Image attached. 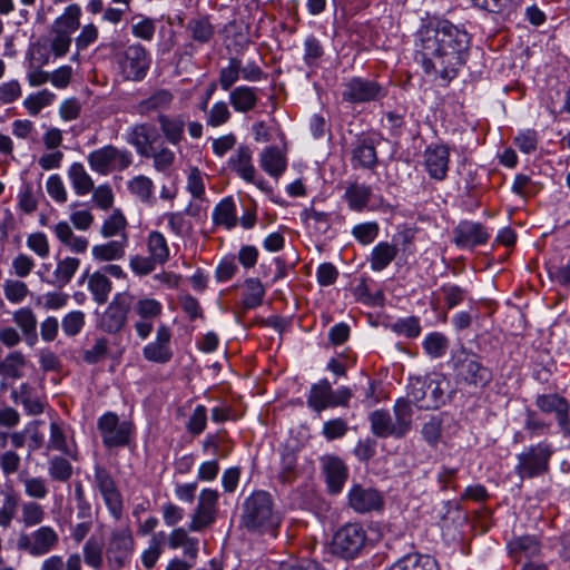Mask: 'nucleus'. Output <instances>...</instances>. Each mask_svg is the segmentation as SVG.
Returning a JSON list of instances; mask_svg holds the SVG:
<instances>
[{
  "instance_id": "1",
  "label": "nucleus",
  "mask_w": 570,
  "mask_h": 570,
  "mask_svg": "<svg viewBox=\"0 0 570 570\" xmlns=\"http://www.w3.org/2000/svg\"><path fill=\"white\" fill-rule=\"evenodd\" d=\"M422 66L428 75L451 80L468 57L470 37L449 21L426 26L419 32Z\"/></svg>"
},
{
  "instance_id": "2",
  "label": "nucleus",
  "mask_w": 570,
  "mask_h": 570,
  "mask_svg": "<svg viewBox=\"0 0 570 570\" xmlns=\"http://www.w3.org/2000/svg\"><path fill=\"white\" fill-rule=\"evenodd\" d=\"M281 515L274 508L272 495L266 491H256L245 499L242 512V525L252 533L276 535Z\"/></svg>"
},
{
  "instance_id": "3",
  "label": "nucleus",
  "mask_w": 570,
  "mask_h": 570,
  "mask_svg": "<svg viewBox=\"0 0 570 570\" xmlns=\"http://www.w3.org/2000/svg\"><path fill=\"white\" fill-rule=\"evenodd\" d=\"M448 381L441 374L412 376L407 384V396L419 409H438L445 403Z\"/></svg>"
},
{
  "instance_id": "4",
  "label": "nucleus",
  "mask_w": 570,
  "mask_h": 570,
  "mask_svg": "<svg viewBox=\"0 0 570 570\" xmlns=\"http://www.w3.org/2000/svg\"><path fill=\"white\" fill-rule=\"evenodd\" d=\"M119 73L125 80H142L150 67L151 59L144 46L131 43L115 55Z\"/></svg>"
},
{
  "instance_id": "5",
  "label": "nucleus",
  "mask_w": 570,
  "mask_h": 570,
  "mask_svg": "<svg viewBox=\"0 0 570 570\" xmlns=\"http://www.w3.org/2000/svg\"><path fill=\"white\" fill-rule=\"evenodd\" d=\"M456 379L474 387H484L492 380V372L484 366L474 353L460 351L453 357Z\"/></svg>"
},
{
  "instance_id": "6",
  "label": "nucleus",
  "mask_w": 570,
  "mask_h": 570,
  "mask_svg": "<svg viewBox=\"0 0 570 570\" xmlns=\"http://www.w3.org/2000/svg\"><path fill=\"white\" fill-rule=\"evenodd\" d=\"M58 542V532L49 525H41L30 533L21 532L17 538V549L31 557H42L51 552Z\"/></svg>"
},
{
  "instance_id": "7",
  "label": "nucleus",
  "mask_w": 570,
  "mask_h": 570,
  "mask_svg": "<svg viewBox=\"0 0 570 570\" xmlns=\"http://www.w3.org/2000/svg\"><path fill=\"white\" fill-rule=\"evenodd\" d=\"M131 154L126 149H118L107 145L91 151L88 155V163L92 170L107 175L111 170H124L131 164Z\"/></svg>"
},
{
  "instance_id": "8",
  "label": "nucleus",
  "mask_w": 570,
  "mask_h": 570,
  "mask_svg": "<svg viewBox=\"0 0 570 570\" xmlns=\"http://www.w3.org/2000/svg\"><path fill=\"white\" fill-rule=\"evenodd\" d=\"M551 454L552 449L548 443L542 442L531 446L518 456L517 473L522 480L544 474L549 470Z\"/></svg>"
},
{
  "instance_id": "9",
  "label": "nucleus",
  "mask_w": 570,
  "mask_h": 570,
  "mask_svg": "<svg viewBox=\"0 0 570 570\" xmlns=\"http://www.w3.org/2000/svg\"><path fill=\"white\" fill-rule=\"evenodd\" d=\"M366 534L362 525L348 523L341 528L334 535L332 548L335 554L343 558H354L363 548Z\"/></svg>"
},
{
  "instance_id": "10",
  "label": "nucleus",
  "mask_w": 570,
  "mask_h": 570,
  "mask_svg": "<svg viewBox=\"0 0 570 570\" xmlns=\"http://www.w3.org/2000/svg\"><path fill=\"white\" fill-rule=\"evenodd\" d=\"M218 498L219 494L216 490L204 489L200 491L197 505L188 525L190 531H203L216 521Z\"/></svg>"
},
{
  "instance_id": "11",
  "label": "nucleus",
  "mask_w": 570,
  "mask_h": 570,
  "mask_svg": "<svg viewBox=\"0 0 570 570\" xmlns=\"http://www.w3.org/2000/svg\"><path fill=\"white\" fill-rule=\"evenodd\" d=\"M131 306L132 296L128 292L116 294L101 316V328L108 333L119 332L126 324Z\"/></svg>"
},
{
  "instance_id": "12",
  "label": "nucleus",
  "mask_w": 570,
  "mask_h": 570,
  "mask_svg": "<svg viewBox=\"0 0 570 570\" xmlns=\"http://www.w3.org/2000/svg\"><path fill=\"white\" fill-rule=\"evenodd\" d=\"M98 429L102 442L108 448L122 446L129 442L131 423L119 421V417L111 412L104 414L98 421Z\"/></svg>"
},
{
  "instance_id": "13",
  "label": "nucleus",
  "mask_w": 570,
  "mask_h": 570,
  "mask_svg": "<svg viewBox=\"0 0 570 570\" xmlns=\"http://www.w3.org/2000/svg\"><path fill=\"white\" fill-rule=\"evenodd\" d=\"M94 482L102 495L109 512L116 519H119L124 509L122 497L111 474L104 466L96 465Z\"/></svg>"
},
{
  "instance_id": "14",
  "label": "nucleus",
  "mask_w": 570,
  "mask_h": 570,
  "mask_svg": "<svg viewBox=\"0 0 570 570\" xmlns=\"http://www.w3.org/2000/svg\"><path fill=\"white\" fill-rule=\"evenodd\" d=\"M161 304L154 298H141L134 305V313L138 316L135 328L141 340H146L153 328L154 320L161 314Z\"/></svg>"
},
{
  "instance_id": "15",
  "label": "nucleus",
  "mask_w": 570,
  "mask_h": 570,
  "mask_svg": "<svg viewBox=\"0 0 570 570\" xmlns=\"http://www.w3.org/2000/svg\"><path fill=\"white\" fill-rule=\"evenodd\" d=\"M134 551V539L129 529H121L111 534L107 548V559L111 567L119 569Z\"/></svg>"
},
{
  "instance_id": "16",
  "label": "nucleus",
  "mask_w": 570,
  "mask_h": 570,
  "mask_svg": "<svg viewBox=\"0 0 570 570\" xmlns=\"http://www.w3.org/2000/svg\"><path fill=\"white\" fill-rule=\"evenodd\" d=\"M158 138L159 134L154 125L138 124L131 128L127 141L136 147L140 156L149 158Z\"/></svg>"
},
{
  "instance_id": "17",
  "label": "nucleus",
  "mask_w": 570,
  "mask_h": 570,
  "mask_svg": "<svg viewBox=\"0 0 570 570\" xmlns=\"http://www.w3.org/2000/svg\"><path fill=\"white\" fill-rule=\"evenodd\" d=\"M348 504L356 512L364 513L381 509L383 499L376 490L356 484L348 493Z\"/></svg>"
},
{
  "instance_id": "18",
  "label": "nucleus",
  "mask_w": 570,
  "mask_h": 570,
  "mask_svg": "<svg viewBox=\"0 0 570 570\" xmlns=\"http://www.w3.org/2000/svg\"><path fill=\"white\" fill-rule=\"evenodd\" d=\"M170 331L166 325L157 328L156 340L144 347V356L146 360L155 363H167L171 356Z\"/></svg>"
},
{
  "instance_id": "19",
  "label": "nucleus",
  "mask_w": 570,
  "mask_h": 570,
  "mask_svg": "<svg viewBox=\"0 0 570 570\" xmlns=\"http://www.w3.org/2000/svg\"><path fill=\"white\" fill-rule=\"evenodd\" d=\"M449 149L445 146L430 147L424 153L425 168L431 178L443 180L449 168Z\"/></svg>"
},
{
  "instance_id": "20",
  "label": "nucleus",
  "mask_w": 570,
  "mask_h": 570,
  "mask_svg": "<svg viewBox=\"0 0 570 570\" xmlns=\"http://www.w3.org/2000/svg\"><path fill=\"white\" fill-rule=\"evenodd\" d=\"M454 242L461 247H473L484 244L489 235L481 224L473 222H462L454 229Z\"/></svg>"
},
{
  "instance_id": "21",
  "label": "nucleus",
  "mask_w": 570,
  "mask_h": 570,
  "mask_svg": "<svg viewBox=\"0 0 570 570\" xmlns=\"http://www.w3.org/2000/svg\"><path fill=\"white\" fill-rule=\"evenodd\" d=\"M12 321L23 336L28 346H35L38 342L37 316L30 307H21L13 312Z\"/></svg>"
},
{
  "instance_id": "22",
  "label": "nucleus",
  "mask_w": 570,
  "mask_h": 570,
  "mask_svg": "<svg viewBox=\"0 0 570 570\" xmlns=\"http://www.w3.org/2000/svg\"><path fill=\"white\" fill-rule=\"evenodd\" d=\"M380 94L381 87L376 82L356 78L347 83L344 97L350 101L364 102L377 98Z\"/></svg>"
},
{
  "instance_id": "23",
  "label": "nucleus",
  "mask_w": 570,
  "mask_h": 570,
  "mask_svg": "<svg viewBox=\"0 0 570 570\" xmlns=\"http://www.w3.org/2000/svg\"><path fill=\"white\" fill-rule=\"evenodd\" d=\"M128 246V235H122V238L109 240L102 244H97L91 248L92 258L97 262H114L120 261L126 255Z\"/></svg>"
},
{
  "instance_id": "24",
  "label": "nucleus",
  "mask_w": 570,
  "mask_h": 570,
  "mask_svg": "<svg viewBox=\"0 0 570 570\" xmlns=\"http://www.w3.org/2000/svg\"><path fill=\"white\" fill-rule=\"evenodd\" d=\"M324 472L330 492L340 493L347 479V468L344 462L336 456H327L324 461Z\"/></svg>"
},
{
  "instance_id": "25",
  "label": "nucleus",
  "mask_w": 570,
  "mask_h": 570,
  "mask_svg": "<svg viewBox=\"0 0 570 570\" xmlns=\"http://www.w3.org/2000/svg\"><path fill=\"white\" fill-rule=\"evenodd\" d=\"M538 407L546 412H554L561 428L569 424V404L566 399L557 394L540 395L537 399Z\"/></svg>"
},
{
  "instance_id": "26",
  "label": "nucleus",
  "mask_w": 570,
  "mask_h": 570,
  "mask_svg": "<svg viewBox=\"0 0 570 570\" xmlns=\"http://www.w3.org/2000/svg\"><path fill=\"white\" fill-rule=\"evenodd\" d=\"M229 165L244 180L254 181L256 170L252 161V150L248 146H239L230 157Z\"/></svg>"
},
{
  "instance_id": "27",
  "label": "nucleus",
  "mask_w": 570,
  "mask_h": 570,
  "mask_svg": "<svg viewBox=\"0 0 570 570\" xmlns=\"http://www.w3.org/2000/svg\"><path fill=\"white\" fill-rule=\"evenodd\" d=\"M307 405L317 413L334 407L332 403V385L327 380L313 384L307 396Z\"/></svg>"
},
{
  "instance_id": "28",
  "label": "nucleus",
  "mask_w": 570,
  "mask_h": 570,
  "mask_svg": "<svg viewBox=\"0 0 570 570\" xmlns=\"http://www.w3.org/2000/svg\"><path fill=\"white\" fill-rule=\"evenodd\" d=\"M262 168L272 177H279L286 169V157L278 147H267L259 157Z\"/></svg>"
},
{
  "instance_id": "29",
  "label": "nucleus",
  "mask_w": 570,
  "mask_h": 570,
  "mask_svg": "<svg viewBox=\"0 0 570 570\" xmlns=\"http://www.w3.org/2000/svg\"><path fill=\"white\" fill-rule=\"evenodd\" d=\"M394 411V438H403L409 433L412 426V406L407 399H399L393 407Z\"/></svg>"
},
{
  "instance_id": "30",
  "label": "nucleus",
  "mask_w": 570,
  "mask_h": 570,
  "mask_svg": "<svg viewBox=\"0 0 570 570\" xmlns=\"http://www.w3.org/2000/svg\"><path fill=\"white\" fill-rule=\"evenodd\" d=\"M258 101L257 90L248 86H239L229 94V102L238 112L253 110Z\"/></svg>"
},
{
  "instance_id": "31",
  "label": "nucleus",
  "mask_w": 570,
  "mask_h": 570,
  "mask_svg": "<svg viewBox=\"0 0 570 570\" xmlns=\"http://www.w3.org/2000/svg\"><path fill=\"white\" fill-rule=\"evenodd\" d=\"M509 554L520 561L521 558H530L539 554L540 543L535 537L523 535L512 539L508 543Z\"/></svg>"
},
{
  "instance_id": "32",
  "label": "nucleus",
  "mask_w": 570,
  "mask_h": 570,
  "mask_svg": "<svg viewBox=\"0 0 570 570\" xmlns=\"http://www.w3.org/2000/svg\"><path fill=\"white\" fill-rule=\"evenodd\" d=\"M174 95L168 89H157L148 98L141 100L138 105V112L141 115L151 111L166 110L170 107Z\"/></svg>"
},
{
  "instance_id": "33",
  "label": "nucleus",
  "mask_w": 570,
  "mask_h": 570,
  "mask_svg": "<svg viewBox=\"0 0 570 570\" xmlns=\"http://www.w3.org/2000/svg\"><path fill=\"white\" fill-rule=\"evenodd\" d=\"M390 570H439L438 563L429 556L406 554L393 563Z\"/></svg>"
},
{
  "instance_id": "34",
  "label": "nucleus",
  "mask_w": 570,
  "mask_h": 570,
  "mask_svg": "<svg viewBox=\"0 0 570 570\" xmlns=\"http://www.w3.org/2000/svg\"><path fill=\"white\" fill-rule=\"evenodd\" d=\"M88 289L97 304H105L112 289L111 282L101 271L88 276Z\"/></svg>"
},
{
  "instance_id": "35",
  "label": "nucleus",
  "mask_w": 570,
  "mask_h": 570,
  "mask_svg": "<svg viewBox=\"0 0 570 570\" xmlns=\"http://www.w3.org/2000/svg\"><path fill=\"white\" fill-rule=\"evenodd\" d=\"M80 266V259L76 257H65L57 262L56 269L53 271V284L57 287H65L72 279L73 275Z\"/></svg>"
},
{
  "instance_id": "36",
  "label": "nucleus",
  "mask_w": 570,
  "mask_h": 570,
  "mask_svg": "<svg viewBox=\"0 0 570 570\" xmlns=\"http://www.w3.org/2000/svg\"><path fill=\"white\" fill-rule=\"evenodd\" d=\"M213 220L216 225L232 229L237 225L236 206L232 198H224L213 212Z\"/></svg>"
},
{
  "instance_id": "37",
  "label": "nucleus",
  "mask_w": 570,
  "mask_h": 570,
  "mask_svg": "<svg viewBox=\"0 0 570 570\" xmlns=\"http://www.w3.org/2000/svg\"><path fill=\"white\" fill-rule=\"evenodd\" d=\"M158 122L168 142L177 145L181 141L185 121L180 116L170 118L166 115H159Z\"/></svg>"
},
{
  "instance_id": "38",
  "label": "nucleus",
  "mask_w": 570,
  "mask_h": 570,
  "mask_svg": "<svg viewBox=\"0 0 570 570\" xmlns=\"http://www.w3.org/2000/svg\"><path fill=\"white\" fill-rule=\"evenodd\" d=\"M168 544L171 549L184 548L185 556L196 559L198 553V540L190 538L183 528L175 529L168 537Z\"/></svg>"
},
{
  "instance_id": "39",
  "label": "nucleus",
  "mask_w": 570,
  "mask_h": 570,
  "mask_svg": "<svg viewBox=\"0 0 570 570\" xmlns=\"http://www.w3.org/2000/svg\"><path fill=\"white\" fill-rule=\"evenodd\" d=\"M397 247L393 244L382 242L372 250L371 268L373 271H383L397 255Z\"/></svg>"
},
{
  "instance_id": "40",
  "label": "nucleus",
  "mask_w": 570,
  "mask_h": 570,
  "mask_svg": "<svg viewBox=\"0 0 570 570\" xmlns=\"http://www.w3.org/2000/svg\"><path fill=\"white\" fill-rule=\"evenodd\" d=\"M19 480L23 484L24 493L33 500H43L49 493L47 480L41 476H30L27 471L19 474Z\"/></svg>"
},
{
  "instance_id": "41",
  "label": "nucleus",
  "mask_w": 570,
  "mask_h": 570,
  "mask_svg": "<svg viewBox=\"0 0 570 570\" xmlns=\"http://www.w3.org/2000/svg\"><path fill=\"white\" fill-rule=\"evenodd\" d=\"M371 430L379 438L394 436L395 425L392 416L385 410H376L370 415Z\"/></svg>"
},
{
  "instance_id": "42",
  "label": "nucleus",
  "mask_w": 570,
  "mask_h": 570,
  "mask_svg": "<svg viewBox=\"0 0 570 570\" xmlns=\"http://www.w3.org/2000/svg\"><path fill=\"white\" fill-rule=\"evenodd\" d=\"M69 179L77 195H87L94 189V180L80 163H73L68 170Z\"/></svg>"
},
{
  "instance_id": "43",
  "label": "nucleus",
  "mask_w": 570,
  "mask_h": 570,
  "mask_svg": "<svg viewBox=\"0 0 570 570\" xmlns=\"http://www.w3.org/2000/svg\"><path fill=\"white\" fill-rule=\"evenodd\" d=\"M127 219L122 215V213L118 209L114 210L111 215H109L102 223L100 228V234L104 238H111L115 236H119L122 238V235H127Z\"/></svg>"
},
{
  "instance_id": "44",
  "label": "nucleus",
  "mask_w": 570,
  "mask_h": 570,
  "mask_svg": "<svg viewBox=\"0 0 570 570\" xmlns=\"http://www.w3.org/2000/svg\"><path fill=\"white\" fill-rule=\"evenodd\" d=\"M149 255L158 264H164L169 258V247L165 236L159 232H151L147 238Z\"/></svg>"
},
{
  "instance_id": "45",
  "label": "nucleus",
  "mask_w": 570,
  "mask_h": 570,
  "mask_svg": "<svg viewBox=\"0 0 570 570\" xmlns=\"http://www.w3.org/2000/svg\"><path fill=\"white\" fill-rule=\"evenodd\" d=\"M80 8L71 4L66 8L65 12L55 20L51 28L71 36L79 27Z\"/></svg>"
},
{
  "instance_id": "46",
  "label": "nucleus",
  "mask_w": 570,
  "mask_h": 570,
  "mask_svg": "<svg viewBox=\"0 0 570 570\" xmlns=\"http://www.w3.org/2000/svg\"><path fill=\"white\" fill-rule=\"evenodd\" d=\"M129 191L139 198L142 203L151 204L154 202V183L144 175L134 177L128 181Z\"/></svg>"
},
{
  "instance_id": "47",
  "label": "nucleus",
  "mask_w": 570,
  "mask_h": 570,
  "mask_svg": "<svg viewBox=\"0 0 570 570\" xmlns=\"http://www.w3.org/2000/svg\"><path fill=\"white\" fill-rule=\"evenodd\" d=\"M21 522L26 528H33L43 522L46 518L45 508L36 502L28 501L21 505Z\"/></svg>"
},
{
  "instance_id": "48",
  "label": "nucleus",
  "mask_w": 570,
  "mask_h": 570,
  "mask_svg": "<svg viewBox=\"0 0 570 570\" xmlns=\"http://www.w3.org/2000/svg\"><path fill=\"white\" fill-rule=\"evenodd\" d=\"M265 288L259 279L249 278L245 282V292L243 305L246 309H252L263 303Z\"/></svg>"
},
{
  "instance_id": "49",
  "label": "nucleus",
  "mask_w": 570,
  "mask_h": 570,
  "mask_svg": "<svg viewBox=\"0 0 570 570\" xmlns=\"http://www.w3.org/2000/svg\"><path fill=\"white\" fill-rule=\"evenodd\" d=\"M187 30L191 39L199 43L208 42L214 36V26L205 17L189 20Z\"/></svg>"
},
{
  "instance_id": "50",
  "label": "nucleus",
  "mask_w": 570,
  "mask_h": 570,
  "mask_svg": "<svg viewBox=\"0 0 570 570\" xmlns=\"http://www.w3.org/2000/svg\"><path fill=\"white\" fill-rule=\"evenodd\" d=\"M48 474L52 481L67 482L72 475V465L66 458L55 455L48 461Z\"/></svg>"
},
{
  "instance_id": "51",
  "label": "nucleus",
  "mask_w": 570,
  "mask_h": 570,
  "mask_svg": "<svg viewBox=\"0 0 570 570\" xmlns=\"http://www.w3.org/2000/svg\"><path fill=\"white\" fill-rule=\"evenodd\" d=\"M56 96L53 92L43 89L36 94L29 95L23 100V107L28 110V112L31 116H37L41 111V109L50 106L53 102Z\"/></svg>"
},
{
  "instance_id": "52",
  "label": "nucleus",
  "mask_w": 570,
  "mask_h": 570,
  "mask_svg": "<svg viewBox=\"0 0 570 570\" xmlns=\"http://www.w3.org/2000/svg\"><path fill=\"white\" fill-rule=\"evenodd\" d=\"M47 449L60 451L73 459L76 458L68 448L65 430L57 421L50 423V438Z\"/></svg>"
},
{
  "instance_id": "53",
  "label": "nucleus",
  "mask_w": 570,
  "mask_h": 570,
  "mask_svg": "<svg viewBox=\"0 0 570 570\" xmlns=\"http://www.w3.org/2000/svg\"><path fill=\"white\" fill-rule=\"evenodd\" d=\"M371 188L365 185L352 184L345 193V197L351 208L361 210L370 199Z\"/></svg>"
},
{
  "instance_id": "54",
  "label": "nucleus",
  "mask_w": 570,
  "mask_h": 570,
  "mask_svg": "<svg viewBox=\"0 0 570 570\" xmlns=\"http://www.w3.org/2000/svg\"><path fill=\"white\" fill-rule=\"evenodd\" d=\"M3 294L7 301L12 304H19L24 301L29 294L27 284L19 279H6L3 283Z\"/></svg>"
},
{
  "instance_id": "55",
  "label": "nucleus",
  "mask_w": 570,
  "mask_h": 570,
  "mask_svg": "<svg viewBox=\"0 0 570 570\" xmlns=\"http://www.w3.org/2000/svg\"><path fill=\"white\" fill-rule=\"evenodd\" d=\"M448 346L449 341L441 333H431L423 341V348L425 353L433 358L443 356Z\"/></svg>"
},
{
  "instance_id": "56",
  "label": "nucleus",
  "mask_w": 570,
  "mask_h": 570,
  "mask_svg": "<svg viewBox=\"0 0 570 570\" xmlns=\"http://www.w3.org/2000/svg\"><path fill=\"white\" fill-rule=\"evenodd\" d=\"M86 324V315L81 311L67 313L61 321V327L67 336L78 335Z\"/></svg>"
},
{
  "instance_id": "57",
  "label": "nucleus",
  "mask_w": 570,
  "mask_h": 570,
  "mask_svg": "<svg viewBox=\"0 0 570 570\" xmlns=\"http://www.w3.org/2000/svg\"><path fill=\"white\" fill-rule=\"evenodd\" d=\"M240 77V60L238 58H230L228 66L219 71V85L222 89L229 90L233 85Z\"/></svg>"
},
{
  "instance_id": "58",
  "label": "nucleus",
  "mask_w": 570,
  "mask_h": 570,
  "mask_svg": "<svg viewBox=\"0 0 570 570\" xmlns=\"http://www.w3.org/2000/svg\"><path fill=\"white\" fill-rule=\"evenodd\" d=\"M165 538L166 537L164 532H159L151 537L148 549H146L141 556L142 564L147 569H150L156 564L158 558L161 554V546Z\"/></svg>"
},
{
  "instance_id": "59",
  "label": "nucleus",
  "mask_w": 570,
  "mask_h": 570,
  "mask_svg": "<svg viewBox=\"0 0 570 570\" xmlns=\"http://www.w3.org/2000/svg\"><path fill=\"white\" fill-rule=\"evenodd\" d=\"M85 562L94 569H99L102 564V544L98 540L90 538L83 546Z\"/></svg>"
},
{
  "instance_id": "60",
  "label": "nucleus",
  "mask_w": 570,
  "mask_h": 570,
  "mask_svg": "<svg viewBox=\"0 0 570 570\" xmlns=\"http://www.w3.org/2000/svg\"><path fill=\"white\" fill-rule=\"evenodd\" d=\"M20 403L28 415H39L45 411V403L27 385L21 386Z\"/></svg>"
},
{
  "instance_id": "61",
  "label": "nucleus",
  "mask_w": 570,
  "mask_h": 570,
  "mask_svg": "<svg viewBox=\"0 0 570 570\" xmlns=\"http://www.w3.org/2000/svg\"><path fill=\"white\" fill-rule=\"evenodd\" d=\"M156 26L153 19L134 17L131 24V33L142 40L149 41L155 35Z\"/></svg>"
},
{
  "instance_id": "62",
  "label": "nucleus",
  "mask_w": 570,
  "mask_h": 570,
  "mask_svg": "<svg viewBox=\"0 0 570 570\" xmlns=\"http://www.w3.org/2000/svg\"><path fill=\"white\" fill-rule=\"evenodd\" d=\"M50 49L56 57L65 56L71 45V36L51 28L50 30Z\"/></svg>"
},
{
  "instance_id": "63",
  "label": "nucleus",
  "mask_w": 570,
  "mask_h": 570,
  "mask_svg": "<svg viewBox=\"0 0 570 570\" xmlns=\"http://www.w3.org/2000/svg\"><path fill=\"white\" fill-rule=\"evenodd\" d=\"M353 159L361 166L371 168L377 161L375 148L370 144L362 142L355 148Z\"/></svg>"
},
{
  "instance_id": "64",
  "label": "nucleus",
  "mask_w": 570,
  "mask_h": 570,
  "mask_svg": "<svg viewBox=\"0 0 570 570\" xmlns=\"http://www.w3.org/2000/svg\"><path fill=\"white\" fill-rule=\"evenodd\" d=\"M20 465L21 458L16 451L8 450L0 454V470L4 476L17 473Z\"/></svg>"
}]
</instances>
